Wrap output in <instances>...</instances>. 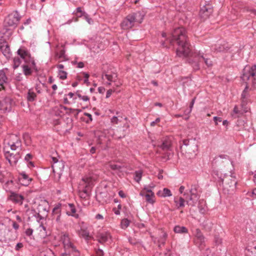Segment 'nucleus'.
<instances>
[{
    "label": "nucleus",
    "mask_w": 256,
    "mask_h": 256,
    "mask_svg": "<svg viewBox=\"0 0 256 256\" xmlns=\"http://www.w3.org/2000/svg\"><path fill=\"white\" fill-rule=\"evenodd\" d=\"M66 213L68 216L75 218L78 217V214H76V210L74 206L72 204H68Z\"/></svg>",
    "instance_id": "393cba45"
},
{
    "label": "nucleus",
    "mask_w": 256,
    "mask_h": 256,
    "mask_svg": "<svg viewBox=\"0 0 256 256\" xmlns=\"http://www.w3.org/2000/svg\"><path fill=\"white\" fill-rule=\"evenodd\" d=\"M154 192H152V193H150L148 194H146L145 198L146 202L153 204L154 202Z\"/></svg>",
    "instance_id": "473e14b6"
},
{
    "label": "nucleus",
    "mask_w": 256,
    "mask_h": 256,
    "mask_svg": "<svg viewBox=\"0 0 256 256\" xmlns=\"http://www.w3.org/2000/svg\"><path fill=\"white\" fill-rule=\"evenodd\" d=\"M170 142L168 140L166 139L163 141L162 144L160 146L162 150H167L170 148Z\"/></svg>",
    "instance_id": "ea45409f"
},
{
    "label": "nucleus",
    "mask_w": 256,
    "mask_h": 256,
    "mask_svg": "<svg viewBox=\"0 0 256 256\" xmlns=\"http://www.w3.org/2000/svg\"><path fill=\"white\" fill-rule=\"evenodd\" d=\"M32 179L24 172L20 173L18 178L20 183L24 186H28L31 182Z\"/></svg>",
    "instance_id": "a211bd4d"
},
{
    "label": "nucleus",
    "mask_w": 256,
    "mask_h": 256,
    "mask_svg": "<svg viewBox=\"0 0 256 256\" xmlns=\"http://www.w3.org/2000/svg\"><path fill=\"white\" fill-rule=\"evenodd\" d=\"M32 156L30 154H28L25 156L24 160L28 162L32 158Z\"/></svg>",
    "instance_id": "338daca9"
},
{
    "label": "nucleus",
    "mask_w": 256,
    "mask_h": 256,
    "mask_svg": "<svg viewBox=\"0 0 256 256\" xmlns=\"http://www.w3.org/2000/svg\"><path fill=\"white\" fill-rule=\"evenodd\" d=\"M76 98H78L80 100L84 102H87L90 100L89 98L87 96H82L78 92L76 93Z\"/></svg>",
    "instance_id": "37998d69"
},
{
    "label": "nucleus",
    "mask_w": 256,
    "mask_h": 256,
    "mask_svg": "<svg viewBox=\"0 0 256 256\" xmlns=\"http://www.w3.org/2000/svg\"><path fill=\"white\" fill-rule=\"evenodd\" d=\"M79 234L86 240H88L90 238V233L86 230L81 229Z\"/></svg>",
    "instance_id": "e433bc0d"
},
{
    "label": "nucleus",
    "mask_w": 256,
    "mask_h": 256,
    "mask_svg": "<svg viewBox=\"0 0 256 256\" xmlns=\"http://www.w3.org/2000/svg\"><path fill=\"white\" fill-rule=\"evenodd\" d=\"M64 167V162L62 160L56 162H55V164H53L52 166L53 172L58 176H60L62 175Z\"/></svg>",
    "instance_id": "2eb2a0df"
},
{
    "label": "nucleus",
    "mask_w": 256,
    "mask_h": 256,
    "mask_svg": "<svg viewBox=\"0 0 256 256\" xmlns=\"http://www.w3.org/2000/svg\"><path fill=\"white\" fill-rule=\"evenodd\" d=\"M248 86L246 84V86L244 90L242 91V94H241V98L242 101V106L246 104L248 100V98L250 97V94L248 92Z\"/></svg>",
    "instance_id": "4be33fe9"
},
{
    "label": "nucleus",
    "mask_w": 256,
    "mask_h": 256,
    "mask_svg": "<svg viewBox=\"0 0 256 256\" xmlns=\"http://www.w3.org/2000/svg\"><path fill=\"white\" fill-rule=\"evenodd\" d=\"M222 240L218 236H216L214 238V242L216 244L219 245L222 244Z\"/></svg>",
    "instance_id": "5fc2aeb1"
},
{
    "label": "nucleus",
    "mask_w": 256,
    "mask_h": 256,
    "mask_svg": "<svg viewBox=\"0 0 256 256\" xmlns=\"http://www.w3.org/2000/svg\"><path fill=\"white\" fill-rule=\"evenodd\" d=\"M212 12V9L210 5L206 4L201 8L200 12V16L204 20L210 17Z\"/></svg>",
    "instance_id": "ddd939ff"
},
{
    "label": "nucleus",
    "mask_w": 256,
    "mask_h": 256,
    "mask_svg": "<svg viewBox=\"0 0 256 256\" xmlns=\"http://www.w3.org/2000/svg\"><path fill=\"white\" fill-rule=\"evenodd\" d=\"M22 58L19 56H15L13 58V64L12 68L14 69H16L18 68L22 63Z\"/></svg>",
    "instance_id": "c756f323"
},
{
    "label": "nucleus",
    "mask_w": 256,
    "mask_h": 256,
    "mask_svg": "<svg viewBox=\"0 0 256 256\" xmlns=\"http://www.w3.org/2000/svg\"><path fill=\"white\" fill-rule=\"evenodd\" d=\"M12 100L9 98L0 99V110L4 112L10 111L11 110Z\"/></svg>",
    "instance_id": "4468645a"
},
{
    "label": "nucleus",
    "mask_w": 256,
    "mask_h": 256,
    "mask_svg": "<svg viewBox=\"0 0 256 256\" xmlns=\"http://www.w3.org/2000/svg\"><path fill=\"white\" fill-rule=\"evenodd\" d=\"M26 234L30 236V239H34V238L32 236V233H33V230L32 228H28L26 230Z\"/></svg>",
    "instance_id": "de8ad7c7"
},
{
    "label": "nucleus",
    "mask_w": 256,
    "mask_h": 256,
    "mask_svg": "<svg viewBox=\"0 0 256 256\" xmlns=\"http://www.w3.org/2000/svg\"><path fill=\"white\" fill-rule=\"evenodd\" d=\"M194 236L196 238L197 240L200 243V244H202L204 242L205 238L202 233L201 231L196 228L194 232Z\"/></svg>",
    "instance_id": "bb28decb"
},
{
    "label": "nucleus",
    "mask_w": 256,
    "mask_h": 256,
    "mask_svg": "<svg viewBox=\"0 0 256 256\" xmlns=\"http://www.w3.org/2000/svg\"><path fill=\"white\" fill-rule=\"evenodd\" d=\"M46 203L45 201H42V204H40L38 207V212L36 211V214H39L40 212H42V210L45 211L46 210V208H44L42 207V204Z\"/></svg>",
    "instance_id": "c03bdc74"
},
{
    "label": "nucleus",
    "mask_w": 256,
    "mask_h": 256,
    "mask_svg": "<svg viewBox=\"0 0 256 256\" xmlns=\"http://www.w3.org/2000/svg\"><path fill=\"white\" fill-rule=\"evenodd\" d=\"M115 91H116V89L114 88L112 89L108 90L106 92V98H110L111 96L112 93L114 92Z\"/></svg>",
    "instance_id": "3c124183"
},
{
    "label": "nucleus",
    "mask_w": 256,
    "mask_h": 256,
    "mask_svg": "<svg viewBox=\"0 0 256 256\" xmlns=\"http://www.w3.org/2000/svg\"><path fill=\"white\" fill-rule=\"evenodd\" d=\"M108 166L112 170H120L121 168V166L116 164H110Z\"/></svg>",
    "instance_id": "49530a36"
},
{
    "label": "nucleus",
    "mask_w": 256,
    "mask_h": 256,
    "mask_svg": "<svg viewBox=\"0 0 256 256\" xmlns=\"http://www.w3.org/2000/svg\"><path fill=\"white\" fill-rule=\"evenodd\" d=\"M0 50L6 58H9L10 56V50L9 46L6 42L0 40Z\"/></svg>",
    "instance_id": "dca6fc26"
},
{
    "label": "nucleus",
    "mask_w": 256,
    "mask_h": 256,
    "mask_svg": "<svg viewBox=\"0 0 256 256\" xmlns=\"http://www.w3.org/2000/svg\"><path fill=\"white\" fill-rule=\"evenodd\" d=\"M162 170H160L159 173L158 174V178L159 180H162L163 178V176L162 174Z\"/></svg>",
    "instance_id": "774afa93"
},
{
    "label": "nucleus",
    "mask_w": 256,
    "mask_h": 256,
    "mask_svg": "<svg viewBox=\"0 0 256 256\" xmlns=\"http://www.w3.org/2000/svg\"><path fill=\"white\" fill-rule=\"evenodd\" d=\"M160 122V118H156V120L154 121H153L150 122V126H155L156 123L158 122Z\"/></svg>",
    "instance_id": "bf43d9fd"
},
{
    "label": "nucleus",
    "mask_w": 256,
    "mask_h": 256,
    "mask_svg": "<svg viewBox=\"0 0 256 256\" xmlns=\"http://www.w3.org/2000/svg\"><path fill=\"white\" fill-rule=\"evenodd\" d=\"M117 75L112 72H103L102 76V80L105 82V84L110 86L112 82H115Z\"/></svg>",
    "instance_id": "f8f14e48"
},
{
    "label": "nucleus",
    "mask_w": 256,
    "mask_h": 256,
    "mask_svg": "<svg viewBox=\"0 0 256 256\" xmlns=\"http://www.w3.org/2000/svg\"><path fill=\"white\" fill-rule=\"evenodd\" d=\"M84 64L82 62H78L77 63V66H76L77 68H84Z\"/></svg>",
    "instance_id": "69168bd1"
},
{
    "label": "nucleus",
    "mask_w": 256,
    "mask_h": 256,
    "mask_svg": "<svg viewBox=\"0 0 256 256\" xmlns=\"http://www.w3.org/2000/svg\"><path fill=\"white\" fill-rule=\"evenodd\" d=\"M36 230L39 232L38 236L40 238H44L46 236V230L44 226L40 224L36 228Z\"/></svg>",
    "instance_id": "c85d7f7f"
},
{
    "label": "nucleus",
    "mask_w": 256,
    "mask_h": 256,
    "mask_svg": "<svg viewBox=\"0 0 256 256\" xmlns=\"http://www.w3.org/2000/svg\"><path fill=\"white\" fill-rule=\"evenodd\" d=\"M23 247V244L21 242H18L16 244L15 250L17 251L19 250L21 248Z\"/></svg>",
    "instance_id": "13d9d810"
},
{
    "label": "nucleus",
    "mask_w": 256,
    "mask_h": 256,
    "mask_svg": "<svg viewBox=\"0 0 256 256\" xmlns=\"http://www.w3.org/2000/svg\"><path fill=\"white\" fill-rule=\"evenodd\" d=\"M192 56L194 57H197L200 61V59L204 60L206 64L208 66L212 64V62L208 59L204 58L203 56V54L200 52H195L192 54Z\"/></svg>",
    "instance_id": "a878e982"
},
{
    "label": "nucleus",
    "mask_w": 256,
    "mask_h": 256,
    "mask_svg": "<svg viewBox=\"0 0 256 256\" xmlns=\"http://www.w3.org/2000/svg\"><path fill=\"white\" fill-rule=\"evenodd\" d=\"M155 186L156 185L154 183L152 182L148 185L144 186V190L147 192L152 193V192H153L152 189L154 188Z\"/></svg>",
    "instance_id": "4c0bfd02"
},
{
    "label": "nucleus",
    "mask_w": 256,
    "mask_h": 256,
    "mask_svg": "<svg viewBox=\"0 0 256 256\" xmlns=\"http://www.w3.org/2000/svg\"><path fill=\"white\" fill-rule=\"evenodd\" d=\"M17 53L26 64L22 66L24 74L26 76L30 75L32 73V68H34L36 64L30 52L25 48H22L18 50Z\"/></svg>",
    "instance_id": "7ed1b4c3"
},
{
    "label": "nucleus",
    "mask_w": 256,
    "mask_h": 256,
    "mask_svg": "<svg viewBox=\"0 0 256 256\" xmlns=\"http://www.w3.org/2000/svg\"><path fill=\"white\" fill-rule=\"evenodd\" d=\"M242 114V112L236 106L234 107L232 116L234 118H238Z\"/></svg>",
    "instance_id": "c9c22d12"
},
{
    "label": "nucleus",
    "mask_w": 256,
    "mask_h": 256,
    "mask_svg": "<svg viewBox=\"0 0 256 256\" xmlns=\"http://www.w3.org/2000/svg\"><path fill=\"white\" fill-rule=\"evenodd\" d=\"M142 172L141 170L136 171L134 174V180L138 183L142 179Z\"/></svg>",
    "instance_id": "72a5a7b5"
},
{
    "label": "nucleus",
    "mask_w": 256,
    "mask_h": 256,
    "mask_svg": "<svg viewBox=\"0 0 256 256\" xmlns=\"http://www.w3.org/2000/svg\"><path fill=\"white\" fill-rule=\"evenodd\" d=\"M10 199L12 202L22 205L24 200V197L22 194L14 192H11L10 196Z\"/></svg>",
    "instance_id": "f3484780"
},
{
    "label": "nucleus",
    "mask_w": 256,
    "mask_h": 256,
    "mask_svg": "<svg viewBox=\"0 0 256 256\" xmlns=\"http://www.w3.org/2000/svg\"><path fill=\"white\" fill-rule=\"evenodd\" d=\"M130 221L127 218H124L122 220L120 223V226L122 228L126 229V228L130 225Z\"/></svg>",
    "instance_id": "58836bf2"
},
{
    "label": "nucleus",
    "mask_w": 256,
    "mask_h": 256,
    "mask_svg": "<svg viewBox=\"0 0 256 256\" xmlns=\"http://www.w3.org/2000/svg\"><path fill=\"white\" fill-rule=\"evenodd\" d=\"M213 119L215 122L216 125H218V122H220L222 120L218 116H214Z\"/></svg>",
    "instance_id": "4d7b16f0"
},
{
    "label": "nucleus",
    "mask_w": 256,
    "mask_h": 256,
    "mask_svg": "<svg viewBox=\"0 0 256 256\" xmlns=\"http://www.w3.org/2000/svg\"><path fill=\"white\" fill-rule=\"evenodd\" d=\"M144 15L140 12H138L133 14H129L127 16L121 24V26L122 29L128 30L132 28L135 22L141 23L143 20Z\"/></svg>",
    "instance_id": "423d86ee"
},
{
    "label": "nucleus",
    "mask_w": 256,
    "mask_h": 256,
    "mask_svg": "<svg viewBox=\"0 0 256 256\" xmlns=\"http://www.w3.org/2000/svg\"><path fill=\"white\" fill-rule=\"evenodd\" d=\"M84 82L86 84H89V80H88V78H89V74L88 73L84 72Z\"/></svg>",
    "instance_id": "603ef678"
},
{
    "label": "nucleus",
    "mask_w": 256,
    "mask_h": 256,
    "mask_svg": "<svg viewBox=\"0 0 256 256\" xmlns=\"http://www.w3.org/2000/svg\"><path fill=\"white\" fill-rule=\"evenodd\" d=\"M118 195L120 197H121L122 198H126V194H125L124 193V192L122 190H120L118 192Z\"/></svg>",
    "instance_id": "0e129e2a"
},
{
    "label": "nucleus",
    "mask_w": 256,
    "mask_h": 256,
    "mask_svg": "<svg viewBox=\"0 0 256 256\" xmlns=\"http://www.w3.org/2000/svg\"><path fill=\"white\" fill-rule=\"evenodd\" d=\"M176 40L178 45L176 50V54L180 57H186L188 56L192 50L187 41L186 35V30L182 28H178L174 29L172 33V38L170 40V42L173 44L174 41Z\"/></svg>",
    "instance_id": "f257e3e1"
},
{
    "label": "nucleus",
    "mask_w": 256,
    "mask_h": 256,
    "mask_svg": "<svg viewBox=\"0 0 256 256\" xmlns=\"http://www.w3.org/2000/svg\"><path fill=\"white\" fill-rule=\"evenodd\" d=\"M60 240L62 242L64 252L62 256H80V253L76 246L70 241L69 236L65 233L61 234Z\"/></svg>",
    "instance_id": "39448f33"
},
{
    "label": "nucleus",
    "mask_w": 256,
    "mask_h": 256,
    "mask_svg": "<svg viewBox=\"0 0 256 256\" xmlns=\"http://www.w3.org/2000/svg\"><path fill=\"white\" fill-rule=\"evenodd\" d=\"M183 145L181 146L182 151L186 152L192 154L198 150V146L194 140H184Z\"/></svg>",
    "instance_id": "9d476101"
},
{
    "label": "nucleus",
    "mask_w": 256,
    "mask_h": 256,
    "mask_svg": "<svg viewBox=\"0 0 256 256\" xmlns=\"http://www.w3.org/2000/svg\"><path fill=\"white\" fill-rule=\"evenodd\" d=\"M250 196L252 197V198H256V188L254 189L253 190L248 194Z\"/></svg>",
    "instance_id": "6e6d98bb"
},
{
    "label": "nucleus",
    "mask_w": 256,
    "mask_h": 256,
    "mask_svg": "<svg viewBox=\"0 0 256 256\" xmlns=\"http://www.w3.org/2000/svg\"><path fill=\"white\" fill-rule=\"evenodd\" d=\"M68 98L72 99L71 102H75V100L76 99V94H74L72 92H69L67 94H65Z\"/></svg>",
    "instance_id": "79ce46f5"
},
{
    "label": "nucleus",
    "mask_w": 256,
    "mask_h": 256,
    "mask_svg": "<svg viewBox=\"0 0 256 256\" xmlns=\"http://www.w3.org/2000/svg\"><path fill=\"white\" fill-rule=\"evenodd\" d=\"M7 77L4 70H0V85L2 86L4 83L6 82Z\"/></svg>",
    "instance_id": "f704fd0d"
},
{
    "label": "nucleus",
    "mask_w": 256,
    "mask_h": 256,
    "mask_svg": "<svg viewBox=\"0 0 256 256\" xmlns=\"http://www.w3.org/2000/svg\"><path fill=\"white\" fill-rule=\"evenodd\" d=\"M256 252V248H252V250L251 252H250L249 250H248L247 252H246V254L249 255L250 252L252 254H253L254 253L255 254Z\"/></svg>",
    "instance_id": "e2e57ef3"
},
{
    "label": "nucleus",
    "mask_w": 256,
    "mask_h": 256,
    "mask_svg": "<svg viewBox=\"0 0 256 256\" xmlns=\"http://www.w3.org/2000/svg\"><path fill=\"white\" fill-rule=\"evenodd\" d=\"M237 182L234 178H232L227 180L225 184V188L228 192L234 191L236 188Z\"/></svg>",
    "instance_id": "6ab92c4d"
},
{
    "label": "nucleus",
    "mask_w": 256,
    "mask_h": 256,
    "mask_svg": "<svg viewBox=\"0 0 256 256\" xmlns=\"http://www.w3.org/2000/svg\"><path fill=\"white\" fill-rule=\"evenodd\" d=\"M167 236V234L164 232H162L161 244H158V246H160L161 244L164 245V244Z\"/></svg>",
    "instance_id": "a18cd8bd"
},
{
    "label": "nucleus",
    "mask_w": 256,
    "mask_h": 256,
    "mask_svg": "<svg viewBox=\"0 0 256 256\" xmlns=\"http://www.w3.org/2000/svg\"><path fill=\"white\" fill-rule=\"evenodd\" d=\"M98 240L100 243L110 242L111 240V236L108 232H102L99 234Z\"/></svg>",
    "instance_id": "aec40b11"
},
{
    "label": "nucleus",
    "mask_w": 256,
    "mask_h": 256,
    "mask_svg": "<svg viewBox=\"0 0 256 256\" xmlns=\"http://www.w3.org/2000/svg\"><path fill=\"white\" fill-rule=\"evenodd\" d=\"M36 94L34 92L30 89L28 90L27 96V100L29 102H33L35 100L36 98Z\"/></svg>",
    "instance_id": "2f4dec72"
},
{
    "label": "nucleus",
    "mask_w": 256,
    "mask_h": 256,
    "mask_svg": "<svg viewBox=\"0 0 256 256\" xmlns=\"http://www.w3.org/2000/svg\"><path fill=\"white\" fill-rule=\"evenodd\" d=\"M98 90L100 94H103L105 92V88L103 86L98 87Z\"/></svg>",
    "instance_id": "052dcab7"
},
{
    "label": "nucleus",
    "mask_w": 256,
    "mask_h": 256,
    "mask_svg": "<svg viewBox=\"0 0 256 256\" xmlns=\"http://www.w3.org/2000/svg\"><path fill=\"white\" fill-rule=\"evenodd\" d=\"M4 152L6 158L11 165L16 164L20 158L19 152L14 154V153H11L10 150H8V148H4Z\"/></svg>",
    "instance_id": "9b49d317"
},
{
    "label": "nucleus",
    "mask_w": 256,
    "mask_h": 256,
    "mask_svg": "<svg viewBox=\"0 0 256 256\" xmlns=\"http://www.w3.org/2000/svg\"><path fill=\"white\" fill-rule=\"evenodd\" d=\"M95 218L98 220H103L104 219V216L101 214H97L95 216Z\"/></svg>",
    "instance_id": "680f3d73"
},
{
    "label": "nucleus",
    "mask_w": 256,
    "mask_h": 256,
    "mask_svg": "<svg viewBox=\"0 0 256 256\" xmlns=\"http://www.w3.org/2000/svg\"><path fill=\"white\" fill-rule=\"evenodd\" d=\"M20 20V16L16 12L10 14L4 20V22L6 26L15 28Z\"/></svg>",
    "instance_id": "1a4fd4ad"
},
{
    "label": "nucleus",
    "mask_w": 256,
    "mask_h": 256,
    "mask_svg": "<svg viewBox=\"0 0 256 256\" xmlns=\"http://www.w3.org/2000/svg\"><path fill=\"white\" fill-rule=\"evenodd\" d=\"M174 230L176 233L178 234L188 232V230L185 226H174Z\"/></svg>",
    "instance_id": "7c9ffc66"
},
{
    "label": "nucleus",
    "mask_w": 256,
    "mask_h": 256,
    "mask_svg": "<svg viewBox=\"0 0 256 256\" xmlns=\"http://www.w3.org/2000/svg\"><path fill=\"white\" fill-rule=\"evenodd\" d=\"M184 200L182 198H180L179 199V202L176 204V205L178 206V208L183 207L184 206Z\"/></svg>",
    "instance_id": "8fccbe9b"
},
{
    "label": "nucleus",
    "mask_w": 256,
    "mask_h": 256,
    "mask_svg": "<svg viewBox=\"0 0 256 256\" xmlns=\"http://www.w3.org/2000/svg\"><path fill=\"white\" fill-rule=\"evenodd\" d=\"M156 194L160 198L170 197L172 196V193L170 190L168 188H164L162 190H159Z\"/></svg>",
    "instance_id": "5701e85b"
},
{
    "label": "nucleus",
    "mask_w": 256,
    "mask_h": 256,
    "mask_svg": "<svg viewBox=\"0 0 256 256\" xmlns=\"http://www.w3.org/2000/svg\"><path fill=\"white\" fill-rule=\"evenodd\" d=\"M110 122L113 124H118L119 122H120V120L118 118V116H114L112 118Z\"/></svg>",
    "instance_id": "09e8293b"
},
{
    "label": "nucleus",
    "mask_w": 256,
    "mask_h": 256,
    "mask_svg": "<svg viewBox=\"0 0 256 256\" xmlns=\"http://www.w3.org/2000/svg\"><path fill=\"white\" fill-rule=\"evenodd\" d=\"M191 196L190 200L192 202V206H194L199 198V195L197 194L196 186H194L190 190Z\"/></svg>",
    "instance_id": "412c9836"
},
{
    "label": "nucleus",
    "mask_w": 256,
    "mask_h": 256,
    "mask_svg": "<svg viewBox=\"0 0 256 256\" xmlns=\"http://www.w3.org/2000/svg\"><path fill=\"white\" fill-rule=\"evenodd\" d=\"M64 44L62 46L63 49L60 50L58 52H56V56L59 58L61 60V61H66L67 60L66 56L65 54L66 50L64 49Z\"/></svg>",
    "instance_id": "cd10ccee"
},
{
    "label": "nucleus",
    "mask_w": 256,
    "mask_h": 256,
    "mask_svg": "<svg viewBox=\"0 0 256 256\" xmlns=\"http://www.w3.org/2000/svg\"><path fill=\"white\" fill-rule=\"evenodd\" d=\"M60 204L56 205L53 209L52 213L54 218L58 222H60Z\"/></svg>",
    "instance_id": "b1692460"
},
{
    "label": "nucleus",
    "mask_w": 256,
    "mask_h": 256,
    "mask_svg": "<svg viewBox=\"0 0 256 256\" xmlns=\"http://www.w3.org/2000/svg\"><path fill=\"white\" fill-rule=\"evenodd\" d=\"M58 76L61 80H65L67 78V72L63 70H58Z\"/></svg>",
    "instance_id": "a19ab883"
},
{
    "label": "nucleus",
    "mask_w": 256,
    "mask_h": 256,
    "mask_svg": "<svg viewBox=\"0 0 256 256\" xmlns=\"http://www.w3.org/2000/svg\"><path fill=\"white\" fill-rule=\"evenodd\" d=\"M96 180V176L91 174L82 178L78 188L79 195L81 198H86L90 196V190Z\"/></svg>",
    "instance_id": "f03ea898"
},
{
    "label": "nucleus",
    "mask_w": 256,
    "mask_h": 256,
    "mask_svg": "<svg viewBox=\"0 0 256 256\" xmlns=\"http://www.w3.org/2000/svg\"><path fill=\"white\" fill-rule=\"evenodd\" d=\"M10 227L12 226H13V228L15 229V230H18L19 228V225L16 223V222H12L10 220Z\"/></svg>",
    "instance_id": "864d4df0"
},
{
    "label": "nucleus",
    "mask_w": 256,
    "mask_h": 256,
    "mask_svg": "<svg viewBox=\"0 0 256 256\" xmlns=\"http://www.w3.org/2000/svg\"><path fill=\"white\" fill-rule=\"evenodd\" d=\"M22 142L19 138L15 134H11L9 136L8 140H6L4 148H8V150H20Z\"/></svg>",
    "instance_id": "6e6552de"
},
{
    "label": "nucleus",
    "mask_w": 256,
    "mask_h": 256,
    "mask_svg": "<svg viewBox=\"0 0 256 256\" xmlns=\"http://www.w3.org/2000/svg\"><path fill=\"white\" fill-rule=\"evenodd\" d=\"M256 74V65L246 66L243 70L241 76L242 81L247 82L248 80H252V86L256 89V78H254Z\"/></svg>",
    "instance_id": "0eeeda50"
},
{
    "label": "nucleus",
    "mask_w": 256,
    "mask_h": 256,
    "mask_svg": "<svg viewBox=\"0 0 256 256\" xmlns=\"http://www.w3.org/2000/svg\"><path fill=\"white\" fill-rule=\"evenodd\" d=\"M10 220L8 218L0 219V242H8L12 239V229H10Z\"/></svg>",
    "instance_id": "20e7f679"
}]
</instances>
